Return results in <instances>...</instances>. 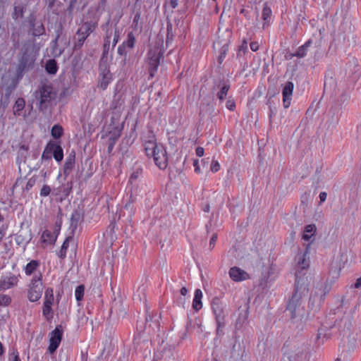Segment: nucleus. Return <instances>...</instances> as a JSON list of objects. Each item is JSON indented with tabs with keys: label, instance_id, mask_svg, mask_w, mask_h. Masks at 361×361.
Listing matches in <instances>:
<instances>
[{
	"label": "nucleus",
	"instance_id": "obj_1",
	"mask_svg": "<svg viewBox=\"0 0 361 361\" xmlns=\"http://www.w3.org/2000/svg\"><path fill=\"white\" fill-rule=\"evenodd\" d=\"M309 246L304 252H300L295 256V281L294 293L290 299L286 310L292 320H301L305 313L302 298L308 293V280L305 276L310 267Z\"/></svg>",
	"mask_w": 361,
	"mask_h": 361
},
{
	"label": "nucleus",
	"instance_id": "obj_2",
	"mask_svg": "<svg viewBox=\"0 0 361 361\" xmlns=\"http://www.w3.org/2000/svg\"><path fill=\"white\" fill-rule=\"evenodd\" d=\"M35 47H23L20 51L21 56L16 70V77L18 80L23 78L24 74L33 68L36 59Z\"/></svg>",
	"mask_w": 361,
	"mask_h": 361
},
{
	"label": "nucleus",
	"instance_id": "obj_3",
	"mask_svg": "<svg viewBox=\"0 0 361 361\" xmlns=\"http://www.w3.org/2000/svg\"><path fill=\"white\" fill-rule=\"evenodd\" d=\"M35 96L39 111L44 112L55 100L56 93L50 85L44 83L39 86L35 92Z\"/></svg>",
	"mask_w": 361,
	"mask_h": 361
},
{
	"label": "nucleus",
	"instance_id": "obj_4",
	"mask_svg": "<svg viewBox=\"0 0 361 361\" xmlns=\"http://www.w3.org/2000/svg\"><path fill=\"white\" fill-rule=\"evenodd\" d=\"M42 280V274L40 271L31 279L27 291V298L30 302H36L41 298L43 291Z\"/></svg>",
	"mask_w": 361,
	"mask_h": 361
},
{
	"label": "nucleus",
	"instance_id": "obj_5",
	"mask_svg": "<svg viewBox=\"0 0 361 361\" xmlns=\"http://www.w3.org/2000/svg\"><path fill=\"white\" fill-rule=\"evenodd\" d=\"M211 307L215 322L226 321L228 315L226 302L219 297H214L211 301Z\"/></svg>",
	"mask_w": 361,
	"mask_h": 361
},
{
	"label": "nucleus",
	"instance_id": "obj_6",
	"mask_svg": "<svg viewBox=\"0 0 361 361\" xmlns=\"http://www.w3.org/2000/svg\"><path fill=\"white\" fill-rule=\"evenodd\" d=\"M149 135L144 140V147L148 158L152 157L156 166H158V157L156 149L158 147L157 138L152 131L149 130Z\"/></svg>",
	"mask_w": 361,
	"mask_h": 361
},
{
	"label": "nucleus",
	"instance_id": "obj_7",
	"mask_svg": "<svg viewBox=\"0 0 361 361\" xmlns=\"http://www.w3.org/2000/svg\"><path fill=\"white\" fill-rule=\"evenodd\" d=\"M158 47H152L148 53L146 61V65L148 68L149 78H153L158 67Z\"/></svg>",
	"mask_w": 361,
	"mask_h": 361
},
{
	"label": "nucleus",
	"instance_id": "obj_8",
	"mask_svg": "<svg viewBox=\"0 0 361 361\" xmlns=\"http://www.w3.org/2000/svg\"><path fill=\"white\" fill-rule=\"evenodd\" d=\"M49 345L48 351L53 354L59 348L63 336V329L61 325L56 326L55 329L50 333Z\"/></svg>",
	"mask_w": 361,
	"mask_h": 361
},
{
	"label": "nucleus",
	"instance_id": "obj_9",
	"mask_svg": "<svg viewBox=\"0 0 361 361\" xmlns=\"http://www.w3.org/2000/svg\"><path fill=\"white\" fill-rule=\"evenodd\" d=\"M25 23H27L30 29L32 31V34L35 36H39L44 32V28L42 23L39 25L36 24V16L34 13H31L22 23L23 25H25Z\"/></svg>",
	"mask_w": 361,
	"mask_h": 361
},
{
	"label": "nucleus",
	"instance_id": "obj_10",
	"mask_svg": "<svg viewBox=\"0 0 361 361\" xmlns=\"http://www.w3.org/2000/svg\"><path fill=\"white\" fill-rule=\"evenodd\" d=\"M219 90L216 93L217 98L222 102L227 96L228 92L230 89V84L228 81H225L224 79L219 80L214 82L213 90Z\"/></svg>",
	"mask_w": 361,
	"mask_h": 361
},
{
	"label": "nucleus",
	"instance_id": "obj_11",
	"mask_svg": "<svg viewBox=\"0 0 361 361\" xmlns=\"http://www.w3.org/2000/svg\"><path fill=\"white\" fill-rule=\"evenodd\" d=\"M13 11L11 13V18L16 23H19L24 18L27 9V4L20 1H16L13 4Z\"/></svg>",
	"mask_w": 361,
	"mask_h": 361
},
{
	"label": "nucleus",
	"instance_id": "obj_12",
	"mask_svg": "<svg viewBox=\"0 0 361 361\" xmlns=\"http://www.w3.org/2000/svg\"><path fill=\"white\" fill-rule=\"evenodd\" d=\"M99 75L102 77L99 81L100 87L102 90H105L111 80V74L110 73L109 70L107 68L106 63L102 61H101L99 63Z\"/></svg>",
	"mask_w": 361,
	"mask_h": 361
},
{
	"label": "nucleus",
	"instance_id": "obj_13",
	"mask_svg": "<svg viewBox=\"0 0 361 361\" xmlns=\"http://www.w3.org/2000/svg\"><path fill=\"white\" fill-rule=\"evenodd\" d=\"M84 219V211L82 208L78 207L75 209L71 216L70 229L71 233L73 235L75 230L78 228V224L83 221Z\"/></svg>",
	"mask_w": 361,
	"mask_h": 361
},
{
	"label": "nucleus",
	"instance_id": "obj_14",
	"mask_svg": "<svg viewBox=\"0 0 361 361\" xmlns=\"http://www.w3.org/2000/svg\"><path fill=\"white\" fill-rule=\"evenodd\" d=\"M294 85L292 82L288 81L285 83L282 90L283 105L285 109H288L290 105L292 99Z\"/></svg>",
	"mask_w": 361,
	"mask_h": 361
},
{
	"label": "nucleus",
	"instance_id": "obj_15",
	"mask_svg": "<svg viewBox=\"0 0 361 361\" xmlns=\"http://www.w3.org/2000/svg\"><path fill=\"white\" fill-rule=\"evenodd\" d=\"M31 238V231L30 230H22L16 234L15 240L18 245L25 248Z\"/></svg>",
	"mask_w": 361,
	"mask_h": 361
},
{
	"label": "nucleus",
	"instance_id": "obj_16",
	"mask_svg": "<svg viewBox=\"0 0 361 361\" xmlns=\"http://www.w3.org/2000/svg\"><path fill=\"white\" fill-rule=\"evenodd\" d=\"M229 276L234 281H242L249 279V274L237 267L230 269Z\"/></svg>",
	"mask_w": 361,
	"mask_h": 361
},
{
	"label": "nucleus",
	"instance_id": "obj_17",
	"mask_svg": "<svg viewBox=\"0 0 361 361\" xmlns=\"http://www.w3.org/2000/svg\"><path fill=\"white\" fill-rule=\"evenodd\" d=\"M1 282L4 290L9 289L16 286L18 283V276L11 273L1 278Z\"/></svg>",
	"mask_w": 361,
	"mask_h": 361
},
{
	"label": "nucleus",
	"instance_id": "obj_18",
	"mask_svg": "<svg viewBox=\"0 0 361 361\" xmlns=\"http://www.w3.org/2000/svg\"><path fill=\"white\" fill-rule=\"evenodd\" d=\"M49 145H51V154L57 162H60L63 159V151L61 146L54 142L50 141Z\"/></svg>",
	"mask_w": 361,
	"mask_h": 361
},
{
	"label": "nucleus",
	"instance_id": "obj_19",
	"mask_svg": "<svg viewBox=\"0 0 361 361\" xmlns=\"http://www.w3.org/2000/svg\"><path fill=\"white\" fill-rule=\"evenodd\" d=\"M75 152L72 151L67 157L64 166H63V174L65 176H68L75 166Z\"/></svg>",
	"mask_w": 361,
	"mask_h": 361
},
{
	"label": "nucleus",
	"instance_id": "obj_20",
	"mask_svg": "<svg viewBox=\"0 0 361 361\" xmlns=\"http://www.w3.org/2000/svg\"><path fill=\"white\" fill-rule=\"evenodd\" d=\"M271 16H272V11L269 6V4L267 2H265L263 5L262 12V18L264 21L263 23V28L264 29L265 27L269 25L270 24L271 20Z\"/></svg>",
	"mask_w": 361,
	"mask_h": 361
},
{
	"label": "nucleus",
	"instance_id": "obj_21",
	"mask_svg": "<svg viewBox=\"0 0 361 361\" xmlns=\"http://www.w3.org/2000/svg\"><path fill=\"white\" fill-rule=\"evenodd\" d=\"M307 47H299L295 51L288 50L285 54V58L286 60H290L294 56L303 58L307 54Z\"/></svg>",
	"mask_w": 361,
	"mask_h": 361
},
{
	"label": "nucleus",
	"instance_id": "obj_22",
	"mask_svg": "<svg viewBox=\"0 0 361 361\" xmlns=\"http://www.w3.org/2000/svg\"><path fill=\"white\" fill-rule=\"evenodd\" d=\"M123 87L122 83H117L115 87V93L113 97V102L112 105L114 108H117L118 106L121 104V101H123L122 99V93L120 92L121 88Z\"/></svg>",
	"mask_w": 361,
	"mask_h": 361
},
{
	"label": "nucleus",
	"instance_id": "obj_23",
	"mask_svg": "<svg viewBox=\"0 0 361 361\" xmlns=\"http://www.w3.org/2000/svg\"><path fill=\"white\" fill-rule=\"evenodd\" d=\"M202 292L200 289L197 288L195 290L194 298H193V301H192V308L196 312H198L202 307Z\"/></svg>",
	"mask_w": 361,
	"mask_h": 361
},
{
	"label": "nucleus",
	"instance_id": "obj_24",
	"mask_svg": "<svg viewBox=\"0 0 361 361\" xmlns=\"http://www.w3.org/2000/svg\"><path fill=\"white\" fill-rule=\"evenodd\" d=\"M97 26V23L93 21L86 22L83 23L78 29L82 34H85V37H88Z\"/></svg>",
	"mask_w": 361,
	"mask_h": 361
},
{
	"label": "nucleus",
	"instance_id": "obj_25",
	"mask_svg": "<svg viewBox=\"0 0 361 361\" xmlns=\"http://www.w3.org/2000/svg\"><path fill=\"white\" fill-rule=\"evenodd\" d=\"M40 265V262L38 260L32 259L30 262H28L25 267V273L27 276H31L35 274L37 269L39 268Z\"/></svg>",
	"mask_w": 361,
	"mask_h": 361
},
{
	"label": "nucleus",
	"instance_id": "obj_26",
	"mask_svg": "<svg viewBox=\"0 0 361 361\" xmlns=\"http://www.w3.org/2000/svg\"><path fill=\"white\" fill-rule=\"evenodd\" d=\"M317 228L314 224H309L305 227L302 239L306 241H310L314 236L316 232Z\"/></svg>",
	"mask_w": 361,
	"mask_h": 361
},
{
	"label": "nucleus",
	"instance_id": "obj_27",
	"mask_svg": "<svg viewBox=\"0 0 361 361\" xmlns=\"http://www.w3.org/2000/svg\"><path fill=\"white\" fill-rule=\"evenodd\" d=\"M338 111L336 109H331L329 110V114H331V120L328 121L326 123L329 124V128H335L336 125L338 123L340 116L338 114Z\"/></svg>",
	"mask_w": 361,
	"mask_h": 361
},
{
	"label": "nucleus",
	"instance_id": "obj_28",
	"mask_svg": "<svg viewBox=\"0 0 361 361\" xmlns=\"http://www.w3.org/2000/svg\"><path fill=\"white\" fill-rule=\"evenodd\" d=\"M73 239V235H70V236H68L63 243L62 244V246L61 247V250H59V252H58V257L61 259H63L66 258V252H67V250L69 247V243L71 241H72Z\"/></svg>",
	"mask_w": 361,
	"mask_h": 361
},
{
	"label": "nucleus",
	"instance_id": "obj_29",
	"mask_svg": "<svg viewBox=\"0 0 361 361\" xmlns=\"http://www.w3.org/2000/svg\"><path fill=\"white\" fill-rule=\"evenodd\" d=\"M58 235L56 231L52 233L50 231L45 230L42 235V238H43V242L44 243L49 242L51 244H54L56 241Z\"/></svg>",
	"mask_w": 361,
	"mask_h": 361
},
{
	"label": "nucleus",
	"instance_id": "obj_30",
	"mask_svg": "<svg viewBox=\"0 0 361 361\" xmlns=\"http://www.w3.org/2000/svg\"><path fill=\"white\" fill-rule=\"evenodd\" d=\"M267 104L269 106V119H271L277 113L279 101L276 103L272 97H269L267 100Z\"/></svg>",
	"mask_w": 361,
	"mask_h": 361
},
{
	"label": "nucleus",
	"instance_id": "obj_31",
	"mask_svg": "<svg viewBox=\"0 0 361 361\" xmlns=\"http://www.w3.org/2000/svg\"><path fill=\"white\" fill-rule=\"evenodd\" d=\"M51 306L52 304L49 302H44L43 305L42 314L48 321L52 319L54 316Z\"/></svg>",
	"mask_w": 361,
	"mask_h": 361
},
{
	"label": "nucleus",
	"instance_id": "obj_32",
	"mask_svg": "<svg viewBox=\"0 0 361 361\" xmlns=\"http://www.w3.org/2000/svg\"><path fill=\"white\" fill-rule=\"evenodd\" d=\"M45 70L49 74H56L58 71V66L54 59H49L45 65Z\"/></svg>",
	"mask_w": 361,
	"mask_h": 361
},
{
	"label": "nucleus",
	"instance_id": "obj_33",
	"mask_svg": "<svg viewBox=\"0 0 361 361\" xmlns=\"http://www.w3.org/2000/svg\"><path fill=\"white\" fill-rule=\"evenodd\" d=\"M25 102L23 98H18L13 106V112L16 115H20V111L24 109Z\"/></svg>",
	"mask_w": 361,
	"mask_h": 361
},
{
	"label": "nucleus",
	"instance_id": "obj_34",
	"mask_svg": "<svg viewBox=\"0 0 361 361\" xmlns=\"http://www.w3.org/2000/svg\"><path fill=\"white\" fill-rule=\"evenodd\" d=\"M63 133V129L62 126H61L59 125H54L52 127L51 130V136L54 139L60 138L62 136Z\"/></svg>",
	"mask_w": 361,
	"mask_h": 361
},
{
	"label": "nucleus",
	"instance_id": "obj_35",
	"mask_svg": "<svg viewBox=\"0 0 361 361\" xmlns=\"http://www.w3.org/2000/svg\"><path fill=\"white\" fill-rule=\"evenodd\" d=\"M18 81L19 80H18L16 78V80H13L11 84L9 86L6 87V88L5 89L4 97L6 100L9 99L12 92L15 90Z\"/></svg>",
	"mask_w": 361,
	"mask_h": 361
},
{
	"label": "nucleus",
	"instance_id": "obj_36",
	"mask_svg": "<svg viewBox=\"0 0 361 361\" xmlns=\"http://www.w3.org/2000/svg\"><path fill=\"white\" fill-rule=\"evenodd\" d=\"M54 300V290L51 288H47L44 293V302L53 304Z\"/></svg>",
	"mask_w": 361,
	"mask_h": 361
},
{
	"label": "nucleus",
	"instance_id": "obj_37",
	"mask_svg": "<svg viewBox=\"0 0 361 361\" xmlns=\"http://www.w3.org/2000/svg\"><path fill=\"white\" fill-rule=\"evenodd\" d=\"M85 291V286L83 285H79L76 287L75 290V299L78 302L81 301L83 299Z\"/></svg>",
	"mask_w": 361,
	"mask_h": 361
},
{
	"label": "nucleus",
	"instance_id": "obj_38",
	"mask_svg": "<svg viewBox=\"0 0 361 361\" xmlns=\"http://www.w3.org/2000/svg\"><path fill=\"white\" fill-rule=\"evenodd\" d=\"M51 145H49V143L46 145L42 154V161H49L51 159L52 154H51Z\"/></svg>",
	"mask_w": 361,
	"mask_h": 361
},
{
	"label": "nucleus",
	"instance_id": "obj_39",
	"mask_svg": "<svg viewBox=\"0 0 361 361\" xmlns=\"http://www.w3.org/2000/svg\"><path fill=\"white\" fill-rule=\"evenodd\" d=\"M220 322H216V334L218 337H221L224 334V329L226 326V321L219 320Z\"/></svg>",
	"mask_w": 361,
	"mask_h": 361
},
{
	"label": "nucleus",
	"instance_id": "obj_40",
	"mask_svg": "<svg viewBox=\"0 0 361 361\" xmlns=\"http://www.w3.org/2000/svg\"><path fill=\"white\" fill-rule=\"evenodd\" d=\"M11 302V298L5 294H0V306L7 307Z\"/></svg>",
	"mask_w": 361,
	"mask_h": 361
},
{
	"label": "nucleus",
	"instance_id": "obj_41",
	"mask_svg": "<svg viewBox=\"0 0 361 361\" xmlns=\"http://www.w3.org/2000/svg\"><path fill=\"white\" fill-rule=\"evenodd\" d=\"M61 48L62 47H50V50L47 49V51H50L54 57H57L59 56L63 51V49Z\"/></svg>",
	"mask_w": 361,
	"mask_h": 361
},
{
	"label": "nucleus",
	"instance_id": "obj_42",
	"mask_svg": "<svg viewBox=\"0 0 361 361\" xmlns=\"http://www.w3.org/2000/svg\"><path fill=\"white\" fill-rule=\"evenodd\" d=\"M36 181H37L36 176H33L32 177H31L27 182V184L24 188V190L29 191L35 185Z\"/></svg>",
	"mask_w": 361,
	"mask_h": 361
},
{
	"label": "nucleus",
	"instance_id": "obj_43",
	"mask_svg": "<svg viewBox=\"0 0 361 361\" xmlns=\"http://www.w3.org/2000/svg\"><path fill=\"white\" fill-rule=\"evenodd\" d=\"M142 169L140 167L135 169L130 177V181L133 183V181L135 180L142 173Z\"/></svg>",
	"mask_w": 361,
	"mask_h": 361
},
{
	"label": "nucleus",
	"instance_id": "obj_44",
	"mask_svg": "<svg viewBox=\"0 0 361 361\" xmlns=\"http://www.w3.org/2000/svg\"><path fill=\"white\" fill-rule=\"evenodd\" d=\"M87 38V37H85V34H82L80 33L79 30H78L75 37V39H77L78 43V45H82Z\"/></svg>",
	"mask_w": 361,
	"mask_h": 361
},
{
	"label": "nucleus",
	"instance_id": "obj_45",
	"mask_svg": "<svg viewBox=\"0 0 361 361\" xmlns=\"http://www.w3.org/2000/svg\"><path fill=\"white\" fill-rule=\"evenodd\" d=\"M113 34L114 31L112 30H108L106 32V35L104 39V43L103 45H110L111 44L113 39Z\"/></svg>",
	"mask_w": 361,
	"mask_h": 361
},
{
	"label": "nucleus",
	"instance_id": "obj_46",
	"mask_svg": "<svg viewBox=\"0 0 361 361\" xmlns=\"http://www.w3.org/2000/svg\"><path fill=\"white\" fill-rule=\"evenodd\" d=\"M226 53H227V49L225 47H223L219 50V56L218 57V62L219 64L222 63L223 61L224 60V59L226 57Z\"/></svg>",
	"mask_w": 361,
	"mask_h": 361
},
{
	"label": "nucleus",
	"instance_id": "obj_47",
	"mask_svg": "<svg viewBox=\"0 0 361 361\" xmlns=\"http://www.w3.org/2000/svg\"><path fill=\"white\" fill-rule=\"evenodd\" d=\"M51 192V188L48 185H44L40 190V196L47 197Z\"/></svg>",
	"mask_w": 361,
	"mask_h": 361
},
{
	"label": "nucleus",
	"instance_id": "obj_48",
	"mask_svg": "<svg viewBox=\"0 0 361 361\" xmlns=\"http://www.w3.org/2000/svg\"><path fill=\"white\" fill-rule=\"evenodd\" d=\"M9 361H21L18 352L16 350H13L11 353L9 355Z\"/></svg>",
	"mask_w": 361,
	"mask_h": 361
},
{
	"label": "nucleus",
	"instance_id": "obj_49",
	"mask_svg": "<svg viewBox=\"0 0 361 361\" xmlns=\"http://www.w3.org/2000/svg\"><path fill=\"white\" fill-rule=\"evenodd\" d=\"M135 37L132 32H129L128 35V40L126 45H134L135 43ZM122 45H126V42H123Z\"/></svg>",
	"mask_w": 361,
	"mask_h": 361
},
{
	"label": "nucleus",
	"instance_id": "obj_50",
	"mask_svg": "<svg viewBox=\"0 0 361 361\" xmlns=\"http://www.w3.org/2000/svg\"><path fill=\"white\" fill-rule=\"evenodd\" d=\"M226 106L230 111H233L235 108V103L233 99H228L226 103Z\"/></svg>",
	"mask_w": 361,
	"mask_h": 361
},
{
	"label": "nucleus",
	"instance_id": "obj_51",
	"mask_svg": "<svg viewBox=\"0 0 361 361\" xmlns=\"http://www.w3.org/2000/svg\"><path fill=\"white\" fill-rule=\"evenodd\" d=\"M248 51V47H239L237 52L238 56H244Z\"/></svg>",
	"mask_w": 361,
	"mask_h": 361
},
{
	"label": "nucleus",
	"instance_id": "obj_52",
	"mask_svg": "<svg viewBox=\"0 0 361 361\" xmlns=\"http://www.w3.org/2000/svg\"><path fill=\"white\" fill-rule=\"evenodd\" d=\"M210 169L212 172H217L220 169V165L217 161H213Z\"/></svg>",
	"mask_w": 361,
	"mask_h": 361
},
{
	"label": "nucleus",
	"instance_id": "obj_53",
	"mask_svg": "<svg viewBox=\"0 0 361 361\" xmlns=\"http://www.w3.org/2000/svg\"><path fill=\"white\" fill-rule=\"evenodd\" d=\"M216 240H217V234L214 233L210 239V241H209L210 249H213L214 247Z\"/></svg>",
	"mask_w": 361,
	"mask_h": 361
},
{
	"label": "nucleus",
	"instance_id": "obj_54",
	"mask_svg": "<svg viewBox=\"0 0 361 361\" xmlns=\"http://www.w3.org/2000/svg\"><path fill=\"white\" fill-rule=\"evenodd\" d=\"M112 37H113V39H112L111 44H112V45H116L118 42L119 32L116 30H114Z\"/></svg>",
	"mask_w": 361,
	"mask_h": 361
},
{
	"label": "nucleus",
	"instance_id": "obj_55",
	"mask_svg": "<svg viewBox=\"0 0 361 361\" xmlns=\"http://www.w3.org/2000/svg\"><path fill=\"white\" fill-rule=\"evenodd\" d=\"M77 2V0H71L70 4L67 8V11L69 14H71L73 13V8L75 7V5Z\"/></svg>",
	"mask_w": 361,
	"mask_h": 361
},
{
	"label": "nucleus",
	"instance_id": "obj_56",
	"mask_svg": "<svg viewBox=\"0 0 361 361\" xmlns=\"http://www.w3.org/2000/svg\"><path fill=\"white\" fill-rule=\"evenodd\" d=\"M195 152H196V155L197 157H201L204 155V148L202 147H197L196 148Z\"/></svg>",
	"mask_w": 361,
	"mask_h": 361
},
{
	"label": "nucleus",
	"instance_id": "obj_57",
	"mask_svg": "<svg viewBox=\"0 0 361 361\" xmlns=\"http://www.w3.org/2000/svg\"><path fill=\"white\" fill-rule=\"evenodd\" d=\"M330 288H329L328 285L327 284H325L324 286V293L322 294V295L321 296L320 299H319V302H322L324 299V296L326 295V294L327 293H329Z\"/></svg>",
	"mask_w": 361,
	"mask_h": 361
},
{
	"label": "nucleus",
	"instance_id": "obj_58",
	"mask_svg": "<svg viewBox=\"0 0 361 361\" xmlns=\"http://www.w3.org/2000/svg\"><path fill=\"white\" fill-rule=\"evenodd\" d=\"M319 197L320 203H322L326 200L327 194L325 192H321Z\"/></svg>",
	"mask_w": 361,
	"mask_h": 361
},
{
	"label": "nucleus",
	"instance_id": "obj_59",
	"mask_svg": "<svg viewBox=\"0 0 361 361\" xmlns=\"http://www.w3.org/2000/svg\"><path fill=\"white\" fill-rule=\"evenodd\" d=\"M61 224H62V221H61V219L57 220L56 221V223H55V226L57 228L55 231L57 232V234L59 233V231H60V229H61Z\"/></svg>",
	"mask_w": 361,
	"mask_h": 361
},
{
	"label": "nucleus",
	"instance_id": "obj_60",
	"mask_svg": "<svg viewBox=\"0 0 361 361\" xmlns=\"http://www.w3.org/2000/svg\"><path fill=\"white\" fill-rule=\"evenodd\" d=\"M193 166L195 167V171L196 173H200V166H199V161L197 159L194 161Z\"/></svg>",
	"mask_w": 361,
	"mask_h": 361
},
{
	"label": "nucleus",
	"instance_id": "obj_61",
	"mask_svg": "<svg viewBox=\"0 0 361 361\" xmlns=\"http://www.w3.org/2000/svg\"><path fill=\"white\" fill-rule=\"evenodd\" d=\"M167 166V159L165 158L164 161L163 163L159 162V169H165Z\"/></svg>",
	"mask_w": 361,
	"mask_h": 361
},
{
	"label": "nucleus",
	"instance_id": "obj_62",
	"mask_svg": "<svg viewBox=\"0 0 361 361\" xmlns=\"http://www.w3.org/2000/svg\"><path fill=\"white\" fill-rule=\"evenodd\" d=\"M188 289L185 287H182L180 290V293L183 296H185L188 294Z\"/></svg>",
	"mask_w": 361,
	"mask_h": 361
},
{
	"label": "nucleus",
	"instance_id": "obj_63",
	"mask_svg": "<svg viewBox=\"0 0 361 361\" xmlns=\"http://www.w3.org/2000/svg\"><path fill=\"white\" fill-rule=\"evenodd\" d=\"M361 287V276L358 278L355 283V288H359Z\"/></svg>",
	"mask_w": 361,
	"mask_h": 361
},
{
	"label": "nucleus",
	"instance_id": "obj_64",
	"mask_svg": "<svg viewBox=\"0 0 361 361\" xmlns=\"http://www.w3.org/2000/svg\"><path fill=\"white\" fill-rule=\"evenodd\" d=\"M281 361H291L290 360V355H289L288 354H284L283 357H282Z\"/></svg>",
	"mask_w": 361,
	"mask_h": 361
}]
</instances>
